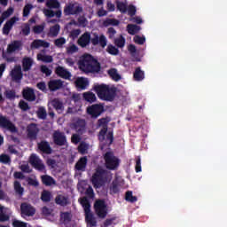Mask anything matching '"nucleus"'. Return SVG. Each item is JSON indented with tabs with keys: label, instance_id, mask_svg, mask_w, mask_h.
<instances>
[{
	"label": "nucleus",
	"instance_id": "a878e982",
	"mask_svg": "<svg viewBox=\"0 0 227 227\" xmlns=\"http://www.w3.org/2000/svg\"><path fill=\"white\" fill-rule=\"evenodd\" d=\"M133 79L137 82H141L145 79V71L141 70V67H137L133 73Z\"/></svg>",
	"mask_w": 227,
	"mask_h": 227
},
{
	"label": "nucleus",
	"instance_id": "09e8293b",
	"mask_svg": "<svg viewBox=\"0 0 227 227\" xmlns=\"http://www.w3.org/2000/svg\"><path fill=\"white\" fill-rule=\"evenodd\" d=\"M106 134H107V128H102L98 133V140L101 143L106 141Z\"/></svg>",
	"mask_w": 227,
	"mask_h": 227
},
{
	"label": "nucleus",
	"instance_id": "052dcab7",
	"mask_svg": "<svg viewBox=\"0 0 227 227\" xmlns=\"http://www.w3.org/2000/svg\"><path fill=\"white\" fill-rule=\"evenodd\" d=\"M0 162H2V164H9L10 156H8L6 154L0 155Z\"/></svg>",
	"mask_w": 227,
	"mask_h": 227
},
{
	"label": "nucleus",
	"instance_id": "e2e57ef3",
	"mask_svg": "<svg viewBox=\"0 0 227 227\" xmlns=\"http://www.w3.org/2000/svg\"><path fill=\"white\" fill-rule=\"evenodd\" d=\"M107 34L108 38H110V40H113V38H114V35H116V29H114V27H109L107 30Z\"/></svg>",
	"mask_w": 227,
	"mask_h": 227
},
{
	"label": "nucleus",
	"instance_id": "a19ab883",
	"mask_svg": "<svg viewBox=\"0 0 227 227\" xmlns=\"http://www.w3.org/2000/svg\"><path fill=\"white\" fill-rule=\"evenodd\" d=\"M65 43H67V39H65V37H59L54 40L55 47H58L59 49L63 48V45H65Z\"/></svg>",
	"mask_w": 227,
	"mask_h": 227
},
{
	"label": "nucleus",
	"instance_id": "4c0bfd02",
	"mask_svg": "<svg viewBox=\"0 0 227 227\" xmlns=\"http://www.w3.org/2000/svg\"><path fill=\"white\" fill-rule=\"evenodd\" d=\"M103 25L107 27L108 26H120V20L116 19H106Z\"/></svg>",
	"mask_w": 227,
	"mask_h": 227
},
{
	"label": "nucleus",
	"instance_id": "ea45409f",
	"mask_svg": "<svg viewBox=\"0 0 227 227\" xmlns=\"http://www.w3.org/2000/svg\"><path fill=\"white\" fill-rule=\"evenodd\" d=\"M13 12H15V9L13 7H9L6 11H4L2 13L1 18L4 20H6V19H8V17H11V15H13Z\"/></svg>",
	"mask_w": 227,
	"mask_h": 227
},
{
	"label": "nucleus",
	"instance_id": "473e14b6",
	"mask_svg": "<svg viewBox=\"0 0 227 227\" xmlns=\"http://www.w3.org/2000/svg\"><path fill=\"white\" fill-rule=\"evenodd\" d=\"M52 198V194H51V192L49 191H43L41 193V200L43 201V203H49L51 201V199Z\"/></svg>",
	"mask_w": 227,
	"mask_h": 227
},
{
	"label": "nucleus",
	"instance_id": "20e7f679",
	"mask_svg": "<svg viewBox=\"0 0 227 227\" xmlns=\"http://www.w3.org/2000/svg\"><path fill=\"white\" fill-rule=\"evenodd\" d=\"M81 205L82 207H83L85 212V221L87 224H89L90 227L97 226V220L91 213V204L90 203L88 198L84 197L83 199H82Z\"/></svg>",
	"mask_w": 227,
	"mask_h": 227
},
{
	"label": "nucleus",
	"instance_id": "0e129e2a",
	"mask_svg": "<svg viewBox=\"0 0 227 227\" xmlns=\"http://www.w3.org/2000/svg\"><path fill=\"white\" fill-rule=\"evenodd\" d=\"M19 20H20L19 17L14 16V17L11 18L9 20H7L6 22L13 27V26H15V24H17V22H19Z\"/></svg>",
	"mask_w": 227,
	"mask_h": 227
},
{
	"label": "nucleus",
	"instance_id": "c85d7f7f",
	"mask_svg": "<svg viewBox=\"0 0 227 227\" xmlns=\"http://www.w3.org/2000/svg\"><path fill=\"white\" fill-rule=\"evenodd\" d=\"M83 98L86 100V102H89L90 104H93V102H97V96L93 92H84L83 93Z\"/></svg>",
	"mask_w": 227,
	"mask_h": 227
},
{
	"label": "nucleus",
	"instance_id": "1a4fd4ad",
	"mask_svg": "<svg viewBox=\"0 0 227 227\" xmlns=\"http://www.w3.org/2000/svg\"><path fill=\"white\" fill-rule=\"evenodd\" d=\"M65 15H79L82 13V6L77 4H69L64 8Z\"/></svg>",
	"mask_w": 227,
	"mask_h": 227
},
{
	"label": "nucleus",
	"instance_id": "aec40b11",
	"mask_svg": "<svg viewBox=\"0 0 227 227\" xmlns=\"http://www.w3.org/2000/svg\"><path fill=\"white\" fill-rule=\"evenodd\" d=\"M74 130L78 134H84L86 132V121L84 119H79L74 122Z\"/></svg>",
	"mask_w": 227,
	"mask_h": 227
},
{
	"label": "nucleus",
	"instance_id": "7ed1b4c3",
	"mask_svg": "<svg viewBox=\"0 0 227 227\" xmlns=\"http://www.w3.org/2000/svg\"><path fill=\"white\" fill-rule=\"evenodd\" d=\"M108 176L109 171L102 168V167L97 168L91 177V184L94 189H100V187L105 185Z\"/></svg>",
	"mask_w": 227,
	"mask_h": 227
},
{
	"label": "nucleus",
	"instance_id": "cd10ccee",
	"mask_svg": "<svg viewBox=\"0 0 227 227\" xmlns=\"http://www.w3.org/2000/svg\"><path fill=\"white\" fill-rule=\"evenodd\" d=\"M127 31L129 33V35H137V33H139V31H141V27L137 26V25H134V24H129L127 26Z\"/></svg>",
	"mask_w": 227,
	"mask_h": 227
},
{
	"label": "nucleus",
	"instance_id": "b1692460",
	"mask_svg": "<svg viewBox=\"0 0 227 227\" xmlns=\"http://www.w3.org/2000/svg\"><path fill=\"white\" fill-rule=\"evenodd\" d=\"M51 106L59 114H61V113H63V111L65 110L63 102L59 98H54L53 100H51Z\"/></svg>",
	"mask_w": 227,
	"mask_h": 227
},
{
	"label": "nucleus",
	"instance_id": "72a5a7b5",
	"mask_svg": "<svg viewBox=\"0 0 227 227\" xmlns=\"http://www.w3.org/2000/svg\"><path fill=\"white\" fill-rule=\"evenodd\" d=\"M60 219L64 224H68L72 221V214L70 212H63L60 214Z\"/></svg>",
	"mask_w": 227,
	"mask_h": 227
},
{
	"label": "nucleus",
	"instance_id": "a18cd8bd",
	"mask_svg": "<svg viewBox=\"0 0 227 227\" xmlns=\"http://www.w3.org/2000/svg\"><path fill=\"white\" fill-rule=\"evenodd\" d=\"M59 24H56L52 27H51L50 28V35H51L52 36H58V35H59Z\"/></svg>",
	"mask_w": 227,
	"mask_h": 227
},
{
	"label": "nucleus",
	"instance_id": "6ab92c4d",
	"mask_svg": "<svg viewBox=\"0 0 227 227\" xmlns=\"http://www.w3.org/2000/svg\"><path fill=\"white\" fill-rule=\"evenodd\" d=\"M74 84L77 90H86L90 86V82L84 77H78L74 81Z\"/></svg>",
	"mask_w": 227,
	"mask_h": 227
},
{
	"label": "nucleus",
	"instance_id": "13d9d810",
	"mask_svg": "<svg viewBox=\"0 0 227 227\" xmlns=\"http://www.w3.org/2000/svg\"><path fill=\"white\" fill-rule=\"evenodd\" d=\"M43 29H44L43 25H37L33 27V31L34 33H35V35H40V33L43 32Z\"/></svg>",
	"mask_w": 227,
	"mask_h": 227
},
{
	"label": "nucleus",
	"instance_id": "c756f323",
	"mask_svg": "<svg viewBox=\"0 0 227 227\" xmlns=\"http://www.w3.org/2000/svg\"><path fill=\"white\" fill-rule=\"evenodd\" d=\"M107 74L113 79V81H115L116 82L121 79V76L120 74H118V70H116V68L109 69Z\"/></svg>",
	"mask_w": 227,
	"mask_h": 227
},
{
	"label": "nucleus",
	"instance_id": "423d86ee",
	"mask_svg": "<svg viewBox=\"0 0 227 227\" xmlns=\"http://www.w3.org/2000/svg\"><path fill=\"white\" fill-rule=\"evenodd\" d=\"M106 109L104 108V104H94L87 107V114L90 118L97 119L104 114Z\"/></svg>",
	"mask_w": 227,
	"mask_h": 227
},
{
	"label": "nucleus",
	"instance_id": "7c9ffc66",
	"mask_svg": "<svg viewBox=\"0 0 227 227\" xmlns=\"http://www.w3.org/2000/svg\"><path fill=\"white\" fill-rule=\"evenodd\" d=\"M37 59L39 61H43V63H52V61H54V59H52V56L43 55L42 53L37 54Z\"/></svg>",
	"mask_w": 227,
	"mask_h": 227
},
{
	"label": "nucleus",
	"instance_id": "39448f33",
	"mask_svg": "<svg viewBox=\"0 0 227 227\" xmlns=\"http://www.w3.org/2000/svg\"><path fill=\"white\" fill-rule=\"evenodd\" d=\"M105 167L109 171H116L120 168V160L114 156V153L106 152L104 154Z\"/></svg>",
	"mask_w": 227,
	"mask_h": 227
},
{
	"label": "nucleus",
	"instance_id": "f257e3e1",
	"mask_svg": "<svg viewBox=\"0 0 227 227\" xmlns=\"http://www.w3.org/2000/svg\"><path fill=\"white\" fill-rule=\"evenodd\" d=\"M78 68L81 72H83V74H98L102 67L98 59L93 56L87 54L83 55L78 61Z\"/></svg>",
	"mask_w": 227,
	"mask_h": 227
},
{
	"label": "nucleus",
	"instance_id": "37998d69",
	"mask_svg": "<svg viewBox=\"0 0 227 227\" xmlns=\"http://www.w3.org/2000/svg\"><path fill=\"white\" fill-rule=\"evenodd\" d=\"M21 215L22 217H29V206L27 204H21Z\"/></svg>",
	"mask_w": 227,
	"mask_h": 227
},
{
	"label": "nucleus",
	"instance_id": "9b49d317",
	"mask_svg": "<svg viewBox=\"0 0 227 227\" xmlns=\"http://www.w3.org/2000/svg\"><path fill=\"white\" fill-rule=\"evenodd\" d=\"M90 43L92 45L97 46L100 45L103 49L107 45V39L106 38V35H101L98 36V34L95 33L93 34V37H90Z\"/></svg>",
	"mask_w": 227,
	"mask_h": 227
},
{
	"label": "nucleus",
	"instance_id": "bb28decb",
	"mask_svg": "<svg viewBox=\"0 0 227 227\" xmlns=\"http://www.w3.org/2000/svg\"><path fill=\"white\" fill-rule=\"evenodd\" d=\"M41 180L43 185H46L48 187L51 185H54L56 184V181L54 180V178L47 175L42 176Z\"/></svg>",
	"mask_w": 227,
	"mask_h": 227
},
{
	"label": "nucleus",
	"instance_id": "338daca9",
	"mask_svg": "<svg viewBox=\"0 0 227 227\" xmlns=\"http://www.w3.org/2000/svg\"><path fill=\"white\" fill-rule=\"evenodd\" d=\"M85 194H86V196H88V198H95V192L93 191V188H91V186H90L85 191Z\"/></svg>",
	"mask_w": 227,
	"mask_h": 227
},
{
	"label": "nucleus",
	"instance_id": "c9c22d12",
	"mask_svg": "<svg viewBox=\"0 0 227 227\" xmlns=\"http://www.w3.org/2000/svg\"><path fill=\"white\" fill-rule=\"evenodd\" d=\"M37 117L39 120H46L47 119V110H45V107L41 106L38 108L36 112Z\"/></svg>",
	"mask_w": 227,
	"mask_h": 227
},
{
	"label": "nucleus",
	"instance_id": "f8f14e48",
	"mask_svg": "<svg viewBox=\"0 0 227 227\" xmlns=\"http://www.w3.org/2000/svg\"><path fill=\"white\" fill-rule=\"evenodd\" d=\"M77 43L82 49L88 47L91 43V34L90 32H84L77 40Z\"/></svg>",
	"mask_w": 227,
	"mask_h": 227
},
{
	"label": "nucleus",
	"instance_id": "0eeeda50",
	"mask_svg": "<svg viewBox=\"0 0 227 227\" xmlns=\"http://www.w3.org/2000/svg\"><path fill=\"white\" fill-rule=\"evenodd\" d=\"M29 164H31L34 169L39 171L40 173H45V164L40 157L35 153H32L29 157Z\"/></svg>",
	"mask_w": 227,
	"mask_h": 227
},
{
	"label": "nucleus",
	"instance_id": "f704fd0d",
	"mask_svg": "<svg viewBox=\"0 0 227 227\" xmlns=\"http://www.w3.org/2000/svg\"><path fill=\"white\" fill-rule=\"evenodd\" d=\"M10 219V209L5 208L0 212V223H4Z\"/></svg>",
	"mask_w": 227,
	"mask_h": 227
},
{
	"label": "nucleus",
	"instance_id": "9d476101",
	"mask_svg": "<svg viewBox=\"0 0 227 227\" xmlns=\"http://www.w3.org/2000/svg\"><path fill=\"white\" fill-rule=\"evenodd\" d=\"M53 143L57 146H65V145H67V136L61 131H54Z\"/></svg>",
	"mask_w": 227,
	"mask_h": 227
},
{
	"label": "nucleus",
	"instance_id": "6e6552de",
	"mask_svg": "<svg viewBox=\"0 0 227 227\" xmlns=\"http://www.w3.org/2000/svg\"><path fill=\"white\" fill-rule=\"evenodd\" d=\"M94 210L100 219H106L107 216V206L104 200H97L94 203Z\"/></svg>",
	"mask_w": 227,
	"mask_h": 227
},
{
	"label": "nucleus",
	"instance_id": "5fc2aeb1",
	"mask_svg": "<svg viewBox=\"0 0 227 227\" xmlns=\"http://www.w3.org/2000/svg\"><path fill=\"white\" fill-rule=\"evenodd\" d=\"M79 35H81V29L77 28V29H73L70 34L69 36L70 38H72L73 40H75V38L79 37Z\"/></svg>",
	"mask_w": 227,
	"mask_h": 227
},
{
	"label": "nucleus",
	"instance_id": "4be33fe9",
	"mask_svg": "<svg viewBox=\"0 0 227 227\" xmlns=\"http://www.w3.org/2000/svg\"><path fill=\"white\" fill-rule=\"evenodd\" d=\"M20 49H22V43L20 41H14L8 44L7 52L12 54V52H16V51H20Z\"/></svg>",
	"mask_w": 227,
	"mask_h": 227
},
{
	"label": "nucleus",
	"instance_id": "4d7b16f0",
	"mask_svg": "<svg viewBox=\"0 0 227 227\" xmlns=\"http://www.w3.org/2000/svg\"><path fill=\"white\" fill-rule=\"evenodd\" d=\"M41 72L44 74L46 77H49L52 74V70L47 67V66H41Z\"/></svg>",
	"mask_w": 227,
	"mask_h": 227
},
{
	"label": "nucleus",
	"instance_id": "bf43d9fd",
	"mask_svg": "<svg viewBox=\"0 0 227 227\" xmlns=\"http://www.w3.org/2000/svg\"><path fill=\"white\" fill-rule=\"evenodd\" d=\"M22 67H23L24 72H27V70H29V59L27 58L23 59Z\"/></svg>",
	"mask_w": 227,
	"mask_h": 227
},
{
	"label": "nucleus",
	"instance_id": "69168bd1",
	"mask_svg": "<svg viewBox=\"0 0 227 227\" xmlns=\"http://www.w3.org/2000/svg\"><path fill=\"white\" fill-rule=\"evenodd\" d=\"M79 51V48L75 44H72L67 48L68 54H74Z\"/></svg>",
	"mask_w": 227,
	"mask_h": 227
},
{
	"label": "nucleus",
	"instance_id": "58836bf2",
	"mask_svg": "<svg viewBox=\"0 0 227 227\" xmlns=\"http://www.w3.org/2000/svg\"><path fill=\"white\" fill-rule=\"evenodd\" d=\"M106 52L112 56H118L120 50H118V48H116L114 45L109 44L106 48Z\"/></svg>",
	"mask_w": 227,
	"mask_h": 227
},
{
	"label": "nucleus",
	"instance_id": "864d4df0",
	"mask_svg": "<svg viewBox=\"0 0 227 227\" xmlns=\"http://www.w3.org/2000/svg\"><path fill=\"white\" fill-rule=\"evenodd\" d=\"M12 27H13L12 25L5 22V24L4 25V27H3V35H5L6 36H8V35H10V31H12Z\"/></svg>",
	"mask_w": 227,
	"mask_h": 227
},
{
	"label": "nucleus",
	"instance_id": "ddd939ff",
	"mask_svg": "<svg viewBox=\"0 0 227 227\" xmlns=\"http://www.w3.org/2000/svg\"><path fill=\"white\" fill-rule=\"evenodd\" d=\"M10 76L14 82H20L22 81V67L20 66H15L10 72Z\"/></svg>",
	"mask_w": 227,
	"mask_h": 227
},
{
	"label": "nucleus",
	"instance_id": "c03bdc74",
	"mask_svg": "<svg viewBox=\"0 0 227 227\" xmlns=\"http://www.w3.org/2000/svg\"><path fill=\"white\" fill-rule=\"evenodd\" d=\"M46 6L47 8H59L60 4L58 0H48L46 2Z\"/></svg>",
	"mask_w": 227,
	"mask_h": 227
},
{
	"label": "nucleus",
	"instance_id": "5701e85b",
	"mask_svg": "<svg viewBox=\"0 0 227 227\" xmlns=\"http://www.w3.org/2000/svg\"><path fill=\"white\" fill-rule=\"evenodd\" d=\"M55 203L56 205H59L60 207H67V205L70 204V201L68 200V197L59 194L55 198Z\"/></svg>",
	"mask_w": 227,
	"mask_h": 227
},
{
	"label": "nucleus",
	"instance_id": "de8ad7c7",
	"mask_svg": "<svg viewBox=\"0 0 227 227\" xmlns=\"http://www.w3.org/2000/svg\"><path fill=\"white\" fill-rule=\"evenodd\" d=\"M109 117L101 118L98 121V127H103V129H107V123H109Z\"/></svg>",
	"mask_w": 227,
	"mask_h": 227
},
{
	"label": "nucleus",
	"instance_id": "3c124183",
	"mask_svg": "<svg viewBox=\"0 0 227 227\" xmlns=\"http://www.w3.org/2000/svg\"><path fill=\"white\" fill-rule=\"evenodd\" d=\"M14 190L17 192V194H22L24 192V188H22L19 181L14 182Z\"/></svg>",
	"mask_w": 227,
	"mask_h": 227
},
{
	"label": "nucleus",
	"instance_id": "a211bd4d",
	"mask_svg": "<svg viewBox=\"0 0 227 227\" xmlns=\"http://www.w3.org/2000/svg\"><path fill=\"white\" fill-rule=\"evenodd\" d=\"M30 47L31 49H40V47H43L44 49H49V47H51V43L45 40L36 39L33 41Z\"/></svg>",
	"mask_w": 227,
	"mask_h": 227
},
{
	"label": "nucleus",
	"instance_id": "2eb2a0df",
	"mask_svg": "<svg viewBox=\"0 0 227 227\" xmlns=\"http://www.w3.org/2000/svg\"><path fill=\"white\" fill-rule=\"evenodd\" d=\"M0 127L7 129V130H10L11 132H17V128H15V125H13L10 120L6 119V117H0Z\"/></svg>",
	"mask_w": 227,
	"mask_h": 227
},
{
	"label": "nucleus",
	"instance_id": "e433bc0d",
	"mask_svg": "<svg viewBox=\"0 0 227 227\" xmlns=\"http://www.w3.org/2000/svg\"><path fill=\"white\" fill-rule=\"evenodd\" d=\"M125 200L129 202V203H136V201H137V197L134 196L132 194V192L128 191L125 193Z\"/></svg>",
	"mask_w": 227,
	"mask_h": 227
},
{
	"label": "nucleus",
	"instance_id": "774afa93",
	"mask_svg": "<svg viewBox=\"0 0 227 227\" xmlns=\"http://www.w3.org/2000/svg\"><path fill=\"white\" fill-rule=\"evenodd\" d=\"M14 227H27V223H24V222H20L19 220H15L12 223Z\"/></svg>",
	"mask_w": 227,
	"mask_h": 227
},
{
	"label": "nucleus",
	"instance_id": "f03ea898",
	"mask_svg": "<svg viewBox=\"0 0 227 227\" xmlns=\"http://www.w3.org/2000/svg\"><path fill=\"white\" fill-rule=\"evenodd\" d=\"M94 91H96L98 98L101 100H106V102H113L116 98V87H110L105 83H96L93 86Z\"/></svg>",
	"mask_w": 227,
	"mask_h": 227
},
{
	"label": "nucleus",
	"instance_id": "dca6fc26",
	"mask_svg": "<svg viewBox=\"0 0 227 227\" xmlns=\"http://www.w3.org/2000/svg\"><path fill=\"white\" fill-rule=\"evenodd\" d=\"M37 148L42 152L43 153H45L46 155H51L52 153V148L51 147V144L49 142L43 140L40 143L37 144Z\"/></svg>",
	"mask_w": 227,
	"mask_h": 227
},
{
	"label": "nucleus",
	"instance_id": "f3484780",
	"mask_svg": "<svg viewBox=\"0 0 227 227\" xmlns=\"http://www.w3.org/2000/svg\"><path fill=\"white\" fill-rule=\"evenodd\" d=\"M64 82L60 79L51 80L48 82V88L50 91H58V90H61L63 88Z\"/></svg>",
	"mask_w": 227,
	"mask_h": 227
},
{
	"label": "nucleus",
	"instance_id": "2f4dec72",
	"mask_svg": "<svg viewBox=\"0 0 227 227\" xmlns=\"http://www.w3.org/2000/svg\"><path fill=\"white\" fill-rule=\"evenodd\" d=\"M120 192V183L118 180H114L110 186V194H118Z\"/></svg>",
	"mask_w": 227,
	"mask_h": 227
},
{
	"label": "nucleus",
	"instance_id": "603ef678",
	"mask_svg": "<svg viewBox=\"0 0 227 227\" xmlns=\"http://www.w3.org/2000/svg\"><path fill=\"white\" fill-rule=\"evenodd\" d=\"M135 171L136 173H141L142 168H141V157L137 156L136 158V165H135Z\"/></svg>",
	"mask_w": 227,
	"mask_h": 227
},
{
	"label": "nucleus",
	"instance_id": "49530a36",
	"mask_svg": "<svg viewBox=\"0 0 227 227\" xmlns=\"http://www.w3.org/2000/svg\"><path fill=\"white\" fill-rule=\"evenodd\" d=\"M114 43L117 47H119V49L125 47V37L121 35L120 38L114 40Z\"/></svg>",
	"mask_w": 227,
	"mask_h": 227
},
{
	"label": "nucleus",
	"instance_id": "8fccbe9b",
	"mask_svg": "<svg viewBox=\"0 0 227 227\" xmlns=\"http://www.w3.org/2000/svg\"><path fill=\"white\" fill-rule=\"evenodd\" d=\"M133 41L138 45H144L145 42H146V38L141 37L140 35H135Z\"/></svg>",
	"mask_w": 227,
	"mask_h": 227
},
{
	"label": "nucleus",
	"instance_id": "4468645a",
	"mask_svg": "<svg viewBox=\"0 0 227 227\" xmlns=\"http://www.w3.org/2000/svg\"><path fill=\"white\" fill-rule=\"evenodd\" d=\"M55 74L58 75V77H61V79L68 80L70 77H72V73H70L68 70L65 69V67L61 66H58L55 68Z\"/></svg>",
	"mask_w": 227,
	"mask_h": 227
},
{
	"label": "nucleus",
	"instance_id": "680f3d73",
	"mask_svg": "<svg viewBox=\"0 0 227 227\" xmlns=\"http://www.w3.org/2000/svg\"><path fill=\"white\" fill-rule=\"evenodd\" d=\"M4 95L6 98H9V100H12V98H15V91L8 90H5Z\"/></svg>",
	"mask_w": 227,
	"mask_h": 227
},
{
	"label": "nucleus",
	"instance_id": "79ce46f5",
	"mask_svg": "<svg viewBox=\"0 0 227 227\" xmlns=\"http://www.w3.org/2000/svg\"><path fill=\"white\" fill-rule=\"evenodd\" d=\"M117 10L121 12V13H127V4L120 1H116Z\"/></svg>",
	"mask_w": 227,
	"mask_h": 227
},
{
	"label": "nucleus",
	"instance_id": "6e6d98bb",
	"mask_svg": "<svg viewBox=\"0 0 227 227\" xmlns=\"http://www.w3.org/2000/svg\"><path fill=\"white\" fill-rule=\"evenodd\" d=\"M128 14L129 15V17H134V15H136L137 9H136V6L129 4L128 7Z\"/></svg>",
	"mask_w": 227,
	"mask_h": 227
},
{
	"label": "nucleus",
	"instance_id": "412c9836",
	"mask_svg": "<svg viewBox=\"0 0 227 227\" xmlns=\"http://www.w3.org/2000/svg\"><path fill=\"white\" fill-rule=\"evenodd\" d=\"M86 166H88V157L83 156L75 163L74 168L77 171H86Z\"/></svg>",
	"mask_w": 227,
	"mask_h": 227
},
{
	"label": "nucleus",
	"instance_id": "393cba45",
	"mask_svg": "<svg viewBox=\"0 0 227 227\" xmlns=\"http://www.w3.org/2000/svg\"><path fill=\"white\" fill-rule=\"evenodd\" d=\"M38 132H40L38 126L35 123H30L29 124V139H36L38 136Z\"/></svg>",
	"mask_w": 227,
	"mask_h": 227
}]
</instances>
